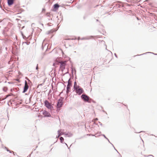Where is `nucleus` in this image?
I'll list each match as a JSON object with an SVG mask.
<instances>
[{
  "label": "nucleus",
  "mask_w": 157,
  "mask_h": 157,
  "mask_svg": "<svg viewBox=\"0 0 157 157\" xmlns=\"http://www.w3.org/2000/svg\"><path fill=\"white\" fill-rule=\"evenodd\" d=\"M74 90L77 94L80 95L84 92L83 90L80 86H78L77 88L75 87Z\"/></svg>",
  "instance_id": "nucleus-1"
},
{
  "label": "nucleus",
  "mask_w": 157,
  "mask_h": 157,
  "mask_svg": "<svg viewBox=\"0 0 157 157\" xmlns=\"http://www.w3.org/2000/svg\"><path fill=\"white\" fill-rule=\"evenodd\" d=\"M44 104L45 106L48 109L52 110L53 107L52 104L47 100H45L44 101Z\"/></svg>",
  "instance_id": "nucleus-2"
},
{
  "label": "nucleus",
  "mask_w": 157,
  "mask_h": 157,
  "mask_svg": "<svg viewBox=\"0 0 157 157\" xmlns=\"http://www.w3.org/2000/svg\"><path fill=\"white\" fill-rule=\"evenodd\" d=\"M63 98L62 97L58 100L56 105L57 108H60L63 105Z\"/></svg>",
  "instance_id": "nucleus-3"
},
{
  "label": "nucleus",
  "mask_w": 157,
  "mask_h": 157,
  "mask_svg": "<svg viewBox=\"0 0 157 157\" xmlns=\"http://www.w3.org/2000/svg\"><path fill=\"white\" fill-rule=\"evenodd\" d=\"M71 78H70L68 81V84L67 87L66 93L68 94L69 92L70 87L71 85Z\"/></svg>",
  "instance_id": "nucleus-4"
},
{
  "label": "nucleus",
  "mask_w": 157,
  "mask_h": 157,
  "mask_svg": "<svg viewBox=\"0 0 157 157\" xmlns=\"http://www.w3.org/2000/svg\"><path fill=\"white\" fill-rule=\"evenodd\" d=\"M81 98L84 101L88 102L90 97L85 94H82L81 96Z\"/></svg>",
  "instance_id": "nucleus-5"
},
{
  "label": "nucleus",
  "mask_w": 157,
  "mask_h": 157,
  "mask_svg": "<svg viewBox=\"0 0 157 157\" xmlns=\"http://www.w3.org/2000/svg\"><path fill=\"white\" fill-rule=\"evenodd\" d=\"M65 62H60V68L62 71L65 69Z\"/></svg>",
  "instance_id": "nucleus-6"
},
{
  "label": "nucleus",
  "mask_w": 157,
  "mask_h": 157,
  "mask_svg": "<svg viewBox=\"0 0 157 157\" xmlns=\"http://www.w3.org/2000/svg\"><path fill=\"white\" fill-rule=\"evenodd\" d=\"M29 87V86L27 82L25 80V86L24 87L23 91L22 92L23 93H24L25 92L28 90Z\"/></svg>",
  "instance_id": "nucleus-7"
},
{
  "label": "nucleus",
  "mask_w": 157,
  "mask_h": 157,
  "mask_svg": "<svg viewBox=\"0 0 157 157\" xmlns=\"http://www.w3.org/2000/svg\"><path fill=\"white\" fill-rule=\"evenodd\" d=\"M42 114L45 117H50L51 116V115L50 113L46 110L43 111Z\"/></svg>",
  "instance_id": "nucleus-8"
},
{
  "label": "nucleus",
  "mask_w": 157,
  "mask_h": 157,
  "mask_svg": "<svg viewBox=\"0 0 157 157\" xmlns=\"http://www.w3.org/2000/svg\"><path fill=\"white\" fill-rule=\"evenodd\" d=\"M64 135L65 136H67L69 137H71L73 135V134L72 133L70 132H64Z\"/></svg>",
  "instance_id": "nucleus-9"
},
{
  "label": "nucleus",
  "mask_w": 157,
  "mask_h": 157,
  "mask_svg": "<svg viewBox=\"0 0 157 157\" xmlns=\"http://www.w3.org/2000/svg\"><path fill=\"white\" fill-rule=\"evenodd\" d=\"M14 0H8V4L9 6L12 5L13 3Z\"/></svg>",
  "instance_id": "nucleus-10"
},
{
  "label": "nucleus",
  "mask_w": 157,
  "mask_h": 157,
  "mask_svg": "<svg viewBox=\"0 0 157 157\" xmlns=\"http://www.w3.org/2000/svg\"><path fill=\"white\" fill-rule=\"evenodd\" d=\"M61 130H59L58 131V136H60L62 135H64V132H62L61 133H60V132Z\"/></svg>",
  "instance_id": "nucleus-11"
},
{
  "label": "nucleus",
  "mask_w": 157,
  "mask_h": 157,
  "mask_svg": "<svg viewBox=\"0 0 157 157\" xmlns=\"http://www.w3.org/2000/svg\"><path fill=\"white\" fill-rule=\"evenodd\" d=\"M53 6L54 8L58 9L59 7V5L58 4H56L54 5Z\"/></svg>",
  "instance_id": "nucleus-12"
},
{
  "label": "nucleus",
  "mask_w": 157,
  "mask_h": 157,
  "mask_svg": "<svg viewBox=\"0 0 157 157\" xmlns=\"http://www.w3.org/2000/svg\"><path fill=\"white\" fill-rule=\"evenodd\" d=\"M78 86H79L77 85L76 82H74V89H75V87L77 88V87H78Z\"/></svg>",
  "instance_id": "nucleus-13"
},
{
  "label": "nucleus",
  "mask_w": 157,
  "mask_h": 157,
  "mask_svg": "<svg viewBox=\"0 0 157 157\" xmlns=\"http://www.w3.org/2000/svg\"><path fill=\"white\" fill-rule=\"evenodd\" d=\"M5 149H6V150L8 151H9L10 153H12V152H13V154H14V155H15L14 153V152L13 151H10V150H9L8 149H7V148L6 147H5Z\"/></svg>",
  "instance_id": "nucleus-14"
},
{
  "label": "nucleus",
  "mask_w": 157,
  "mask_h": 157,
  "mask_svg": "<svg viewBox=\"0 0 157 157\" xmlns=\"http://www.w3.org/2000/svg\"><path fill=\"white\" fill-rule=\"evenodd\" d=\"M60 142L61 143H63V142L64 141V139L62 137H60Z\"/></svg>",
  "instance_id": "nucleus-15"
},
{
  "label": "nucleus",
  "mask_w": 157,
  "mask_h": 157,
  "mask_svg": "<svg viewBox=\"0 0 157 157\" xmlns=\"http://www.w3.org/2000/svg\"><path fill=\"white\" fill-rule=\"evenodd\" d=\"M8 89H7V87H4L3 88V90L5 91V92H6L7 91Z\"/></svg>",
  "instance_id": "nucleus-16"
},
{
  "label": "nucleus",
  "mask_w": 157,
  "mask_h": 157,
  "mask_svg": "<svg viewBox=\"0 0 157 157\" xmlns=\"http://www.w3.org/2000/svg\"><path fill=\"white\" fill-rule=\"evenodd\" d=\"M54 31V30H50L48 32V34H49V33H52L54 31Z\"/></svg>",
  "instance_id": "nucleus-17"
},
{
  "label": "nucleus",
  "mask_w": 157,
  "mask_h": 157,
  "mask_svg": "<svg viewBox=\"0 0 157 157\" xmlns=\"http://www.w3.org/2000/svg\"><path fill=\"white\" fill-rule=\"evenodd\" d=\"M13 94L12 93H10V94L7 95L6 96V98H8L10 96H13Z\"/></svg>",
  "instance_id": "nucleus-18"
},
{
  "label": "nucleus",
  "mask_w": 157,
  "mask_h": 157,
  "mask_svg": "<svg viewBox=\"0 0 157 157\" xmlns=\"http://www.w3.org/2000/svg\"><path fill=\"white\" fill-rule=\"evenodd\" d=\"M90 38L88 37H84L81 39V40H88Z\"/></svg>",
  "instance_id": "nucleus-19"
},
{
  "label": "nucleus",
  "mask_w": 157,
  "mask_h": 157,
  "mask_svg": "<svg viewBox=\"0 0 157 157\" xmlns=\"http://www.w3.org/2000/svg\"><path fill=\"white\" fill-rule=\"evenodd\" d=\"M71 73H72V74L73 75V68L72 66L71 67Z\"/></svg>",
  "instance_id": "nucleus-20"
},
{
  "label": "nucleus",
  "mask_w": 157,
  "mask_h": 157,
  "mask_svg": "<svg viewBox=\"0 0 157 157\" xmlns=\"http://www.w3.org/2000/svg\"><path fill=\"white\" fill-rule=\"evenodd\" d=\"M22 35L23 36V39H25V38H26V37H25V36H24L23 33H22Z\"/></svg>",
  "instance_id": "nucleus-21"
},
{
  "label": "nucleus",
  "mask_w": 157,
  "mask_h": 157,
  "mask_svg": "<svg viewBox=\"0 0 157 157\" xmlns=\"http://www.w3.org/2000/svg\"><path fill=\"white\" fill-rule=\"evenodd\" d=\"M102 135L106 139H107V138L105 136V135L102 134Z\"/></svg>",
  "instance_id": "nucleus-22"
},
{
  "label": "nucleus",
  "mask_w": 157,
  "mask_h": 157,
  "mask_svg": "<svg viewBox=\"0 0 157 157\" xmlns=\"http://www.w3.org/2000/svg\"><path fill=\"white\" fill-rule=\"evenodd\" d=\"M152 53V54H154L153 53H152V52H147V53H144L143 54H145L146 53ZM142 54H141L142 55Z\"/></svg>",
  "instance_id": "nucleus-23"
},
{
  "label": "nucleus",
  "mask_w": 157,
  "mask_h": 157,
  "mask_svg": "<svg viewBox=\"0 0 157 157\" xmlns=\"http://www.w3.org/2000/svg\"><path fill=\"white\" fill-rule=\"evenodd\" d=\"M112 144V145L114 147V148L116 150V151H117V152L118 153H119L118 152V151H117L116 149H115V148L114 147V146H113V144Z\"/></svg>",
  "instance_id": "nucleus-24"
},
{
  "label": "nucleus",
  "mask_w": 157,
  "mask_h": 157,
  "mask_svg": "<svg viewBox=\"0 0 157 157\" xmlns=\"http://www.w3.org/2000/svg\"><path fill=\"white\" fill-rule=\"evenodd\" d=\"M38 69V64H37V66L36 67V69L37 70V69Z\"/></svg>",
  "instance_id": "nucleus-25"
},
{
  "label": "nucleus",
  "mask_w": 157,
  "mask_h": 157,
  "mask_svg": "<svg viewBox=\"0 0 157 157\" xmlns=\"http://www.w3.org/2000/svg\"><path fill=\"white\" fill-rule=\"evenodd\" d=\"M46 15H47V16L48 17H50V16L48 14V13H47V14H46Z\"/></svg>",
  "instance_id": "nucleus-26"
},
{
  "label": "nucleus",
  "mask_w": 157,
  "mask_h": 157,
  "mask_svg": "<svg viewBox=\"0 0 157 157\" xmlns=\"http://www.w3.org/2000/svg\"><path fill=\"white\" fill-rule=\"evenodd\" d=\"M99 124L101 126L102 125V123H101L100 122H99Z\"/></svg>",
  "instance_id": "nucleus-27"
},
{
  "label": "nucleus",
  "mask_w": 157,
  "mask_h": 157,
  "mask_svg": "<svg viewBox=\"0 0 157 157\" xmlns=\"http://www.w3.org/2000/svg\"><path fill=\"white\" fill-rule=\"evenodd\" d=\"M26 79L27 80H28L29 81H30V80H29V79L27 78V77H26Z\"/></svg>",
  "instance_id": "nucleus-28"
},
{
  "label": "nucleus",
  "mask_w": 157,
  "mask_h": 157,
  "mask_svg": "<svg viewBox=\"0 0 157 157\" xmlns=\"http://www.w3.org/2000/svg\"><path fill=\"white\" fill-rule=\"evenodd\" d=\"M114 55H115V56L117 58V55L116 54V53H115L114 54Z\"/></svg>",
  "instance_id": "nucleus-29"
},
{
  "label": "nucleus",
  "mask_w": 157,
  "mask_h": 157,
  "mask_svg": "<svg viewBox=\"0 0 157 157\" xmlns=\"http://www.w3.org/2000/svg\"><path fill=\"white\" fill-rule=\"evenodd\" d=\"M150 156H152L153 157H154V156L152 155H149Z\"/></svg>",
  "instance_id": "nucleus-30"
},
{
  "label": "nucleus",
  "mask_w": 157,
  "mask_h": 157,
  "mask_svg": "<svg viewBox=\"0 0 157 157\" xmlns=\"http://www.w3.org/2000/svg\"><path fill=\"white\" fill-rule=\"evenodd\" d=\"M106 139L108 141L109 143H110L109 140L108 138H107V139Z\"/></svg>",
  "instance_id": "nucleus-31"
},
{
  "label": "nucleus",
  "mask_w": 157,
  "mask_h": 157,
  "mask_svg": "<svg viewBox=\"0 0 157 157\" xmlns=\"http://www.w3.org/2000/svg\"><path fill=\"white\" fill-rule=\"evenodd\" d=\"M142 132V131H140V132H136V133H140V132Z\"/></svg>",
  "instance_id": "nucleus-32"
},
{
  "label": "nucleus",
  "mask_w": 157,
  "mask_h": 157,
  "mask_svg": "<svg viewBox=\"0 0 157 157\" xmlns=\"http://www.w3.org/2000/svg\"><path fill=\"white\" fill-rule=\"evenodd\" d=\"M65 144L68 147V146H67V144L66 143H65Z\"/></svg>",
  "instance_id": "nucleus-33"
},
{
  "label": "nucleus",
  "mask_w": 157,
  "mask_h": 157,
  "mask_svg": "<svg viewBox=\"0 0 157 157\" xmlns=\"http://www.w3.org/2000/svg\"><path fill=\"white\" fill-rule=\"evenodd\" d=\"M137 19L138 20H139V18H138V17H137Z\"/></svg>",
  "instance_id": "nucleus-34"
},
{
  "label": "nucleus",
  "mask_w": 157,
  "mask_h": 157,
  "mask_svg": "<svg viewBox=\"0 0 157 157\" xmlns=\"http://www.w3.org/2000/svg\"><path fill=\"white\" fill-rule=\"evenodd\" d=\"M59 136H56V138H58Z\"/></svg>",
  "instance_id": "nucleus-35"
},
{
  "label": "nucleus",
  "mask_w": 157,
  "mask_h": 157,
  "mask_svg": "<svg viewBox=\"0 0 157 157\" xmlns=\"http://www.w3.org/2000/svg\"><path fill=\"white\" fill-rule=\"evenodd\" d=\"M96 120H98V119L97 118H96Z\"/></svg>",
  "instance_id": "nucleus-36"
},
{
  "label": "nucleus",
  "mask_w": 157,
  "mask_h": 157,
  "mask_svg": "<svg viewBox=\"0 0 157 157\" xmlns=\"http://www.w3.org/2000/svg\"><path fill=\"white\" fill-rule=\"evenodd\" d=\"M17 80V81H19V80H18H18Z\"/></svg>",
  "instance_id": "nucleus-37"
},
{
  "label": "nucleus",
  "mask_w": 157,
  "mask_h": 157,
  "mask_svg": "<svg viewBox=\"0 0 157 157\" xmlns=\"http://www.w3.org/2000/svg\"><path fill=\"white\" fill-rule=\"evenodd\" d=\"M25 44H26V42H25Z\"/></svg>",
  "instance_id": "nucleus-38"
},
{
  "label": "nucleus",
  "mask_w": 157,
  "mask_h": 157,
  "mask_svg": "<svg viewBox=\"0 0 157 157\" xmlns=\"http://www.w3.org/2000/svg\"><path fill=\"white\" fill-rule=\"evenodd\" d=\"M155 55H157V54H155Z\"/></svg>",
  "instance_id": "nucleus-39"
},
{
  "label": "nucleus",
  "mask_w": 157,
  "mask_h": 157,
  "mask_svg": "<svg viewBox=\"0 0 157 157\" xmlns=\"http://www.w3.org/2000/svg\"><path fill=\"white\" fill-rule=\"evenodd\" d=\"M103 112H105V111H103Z\"/></svg>",
  "instance_id": "nucleus-40"
},
{
  "label": "nucleus",
  "mask_w": 157,
  "mask_h": 157,
  "mask_svg": "<svg viewBox=\"0 0 157 157\" xmlns=\"http://www.w3.org/2000/svg\"><path fill=\"white\" fill-rule=\"evenodd\" d=\"M103 112H105V111H103Z\"/></svg>",
  "instance_id": "nucleus-41"
},
{
  "label": "nucleus",
  "mask_w": 157,
  "mask_h": 157,
  "mask_svg": "<svg viewBox=\"0 0 157 157\" xmlns=\"http://www.w3.org/2000/svg\"><path fill=\"white\" fill-rule=\"evenodd\" d=\"M103 112H105V111H103Z\"/></svg>",
  "instance_id": "nucleus-42"
},
{
  "label": "nucleus",
  "mask_w": 157,
  "mask_h": 157,
  "mask_svg": "<svg viewBox=\"0 0 157 157\" xmlns=\"http://www.w3.org/2000/svg\"><path fill=\"white\" fill-rule=\"evenodd\" d=\"M79 37H78V39L79 40Z\"/></svg>",
  "instance_id": "nucleus-43"
}]
</instances>
